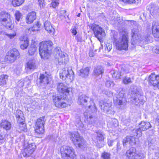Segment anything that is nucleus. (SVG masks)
I'll return each instance as SVG.
<instances>
[{"label":"nucleus","instance_id":"28","mask_svg":"<svg viewBox=\"0 0 159 159\" xmlns=\"http://www.w3.org/2000/svg\"><path fill=\"white\" fill-rule=\"evenodd\" d=\"M36 12L32 11L28 14L26 18V22L28 24H30L36 19Z\"/></svg>","mask_w":159,"mask_h":159},{"label":"nucleus","instance_id":"64","mask_svg":"<svg viewBox=\"0 0 159 159\" xmlns=\"http://www.w3.org/2000/svg\"><path fill=\"white\" fill-rule=\"evenodd\" d=\"M77 41H79L80 42H82V39L81 38H80V37H77Z\"/></svg>","mask_w":159,"mask_h":159},{"label":"nucleus","instance_id":"32","mask_svg":"<svg viewBox=\"0 0 159 159\" xmlns=\"http://www.w3.org/2000/svg\"><path fill=\"white\" fill-rule=\"evenodd\" d=\"M18 125L16 127V130L19 132L22 131L26 132L27 131L26 125L25 122L22 123H17Z\"/></svg>","mask_w":159,"mask_h":159},{"label":"nucleus","instance_id":"60","mask_svg":"<svg viewBox=\"0 0 159 159\" xmlns=\"http://www.w3.org/2000/svg\"><path fill=\"white\" fill-rule=\"evenodd\" d=\"M113 141L112 140H109L107 142V143L109 146L110 147L112 145Z\"/></svg>","mask_w":159,"mask_h":159},{"label":"nucleus","instance_id":"40","mask_svg":"<svg viewBox=\"0 0 159 159\" xmlns=\"http://www.w3.org/2000/svg\"><path fill=\"white\" fill-rule=\"evenodd\" d=\"M37 50V48L34 44H31L30 47L29 48L28 53L30 55H33L36 51Z\"/></svg>","mask_w":159,"mask_h":159},{"label":"nucleus","instance_id":"17","mask_svg":"<svg viewBox=\"0 0 159 159\" xmlns=\"http://www.w3.org/2000/svg\"><path fill=\"white\" fill-rule=\"evenodd\" d=\"M131 34V43L132 45H134L139 42L140 37V34L139 33L138 29L135 28L132 29Z\"/></svg>","mask_w":159,"mask_h":159},{"label":"nucleus","instance_id":"7","mask_svg":"<svg viewBox=\"0 0 159 159\" xmlns=\"http://www.w3.org/2000/svg\"><path fill=\"white\" fill-rule=\"evenodd\" d=\"M105 134L101 131L96 130L91 135L92 141L95 143L96 146L99 148L103 147L104 144L103 141L104 139Z\"/></svg>","mask_w":159,"mask_h":159},{"label":"nucleus","instance_id":"39","mask_svg":"<svg viewBox=\"0 0 159 159\" xmlns=\"http://www.w3.org/2000/svg\"><path fill=\"white\" fill-rule=\"evenodd\" d=\"M21 44L20 47L21 49H26L28 46L29 41L27 39H24V40L20 41Z\"/></svg>","mask_w":159,"mask_h":159},{"label":"nucleus","instance_id":"25","mask_svg":"<svg viewBox=\"0 0 159 159\" xmlns=\"http://www.w3.org/2000/svg\"><path fill=\"white\" fill-rule=\"evenodd\" d=\"M126 156L128 159H135L137 156L135 148L134 147L130 148L127 151Z\"/></svg>","mask_w":159,"mask_h":159},{"label":"nucleus","instance_id":"12","mask_svg":"<svg viewBox=\"0 0 159 159\" xmlns=\"http://www.w3.org/2000/svg\"><path fill=\"white\" fill-rule=\"evenodd\" d=\"M66 97L64 95H53L52 99L56 107L59 108H63L67 105L66 103Z\"/></svg>","mask_w":159,"mask_h":159},{"label":"nucleus","instance_id":"33","mask_svg":"<svg viewBox=\"0 0 159 159\" xmlns=\"http://www.w3.org/2000/svg\"><path fill=\"white\" fill-rule=\"evenodd\" d=\"M89 70V68L88 67H87L80 70L78 73L80 76L83 77H85L88 75Z\"/></svg>","mask_w":159,"mask_h":159},{"label":"nucleus","instance_id":"15","mask_svg":"<svg viewBox=\"0 0 159 159\" xmlns=\"http://www.w3.org/2000/svg\"><path fill=\"white\" fill-rule=\"evenodd\" d=\"M148 27V28L150 27L152 35L154 37L159 38V22L154 21L152 22V27L150 25Z\"/></svg>","mask_w":159,"mask_h":159},{"label":"nucleus","instance_id":"11","mask_svg":"<svg viewBox=\"0 0 159 159\" xmlns=\"http://www.w3.org/2000/svg\"><path fill=\"white\" fill-rule=\"evenodd\" d=\"M89 28L93 30L94 34L99 40H101L105 35V33L102 28L95 24H90Z\"/></svg>","mask_w":159,"mask_h":159},{"label":"nucleus","instance_id":"29","mask_svg":"<svg viewBox=\"0 0 159 159\" xmlns=\"http://www.w3.org/2000/svg\"><path fill=\"white\" fill-rule=\"evenodd\" d=\"M1 128L6 130H10L11 128V124L9 121L4 120H2L0 124Z\"/></svg>","mask_w":159,"mask_h":159},{"label":"nucleus","instance_id":"55","mask_svg":"<svg viewBox=\"0 0 159 159\" xmlns=\"http://www.w3.org/2000/svg\"><path fill=\"white\" fill-rule=\"evenodd\" d=\"M38 1L40 7H43V5L44 4V0H38Z\"/></svg>","mask_w":159,"mask_h":159},{"label":"nucleus","instance_id":"6","mask_svg":"<svg viewBox=\"0 0 159 159\" xmlns=\"http://www.w3.org/2000/svg\"><path fill=\"white\" fill-rule=\"evenodd\" d=\"M0 22L7 29L11 30L13 27L12 18L8 13L3 11L0 12Z\"/></svg>","mask_w":159,"mask_h":159},{"label":"nucleus","instance_id":"34","mask_svg":"<svg viewBox=\"0 0 159 159\" xmlns=\"http://www.w3.org/2000/svg\"><path fill=\"white\" fill-rule=\"evenodd\" d=\"M44 27L45 29L49 33H52L54 31V29L52 27L50 22L48 21L45 22Z\"/></svg>","mask_w":159,"mask_h":159},{"label":"nucleus","instance_id":"44","mask_svg":"<svg viewBox=\"0 0 159 159\" xmlns=\"http://www.w3.org/2000/svg\"><path fill=\"white\" fill-rule=\"evenodd\" d=\"M111 154L109 153L104 152L101 154V157L102 159H111Z\"/></svg>","mask_w":159,"mask_h":159},{"label":"nucleus","instance_id":"59","mask_svg":"<svg viewBox=\"0 0 159 159\" xmlns=\"http://www.w3.org/2000/svg\"><path fill=\"white\" fill-rule=\"evenodd\" d=\"M62 13L61 14H62V15L64 16L65 18H66V17H68V15L66 14V10H63L61 11Z\"/></svg>","mask_w":159,"mask_h":159},{"label":"nucleus","instance_id":"51","mask_svg":"<svg viewBox=\"0 0 159 159\" xmlns=\"http://www.w3.org/2000/svg\"><path fill=\"white\" fill-rule=\"evenodd\" d=\"M59 4V0H54L52 2L51 4L52 7L53 8H55L56 7L58 6Z\"/></svg>","mask_w":159,"mask_h":159},{"label":"nucleus","instance_id":"23","mask_svg":"<svg viewBox=\"0 0 159 159\" xmlns=\"http://www.w3.org/2000/svg\"><path fill=\"white\" fill-rule=\"evenodd\" d=\"M17 123L25 122V119L23 112L20 110H17L14 113Z\"/></svg>","mask_w":159,"mask_h":159},{"label":"nucleus","instance_id":"19","mask_svg":"<svg viewBox=\"0 0 159 159\" xmlns=\"http://www.w3.org/2000/svg\"><path fill=\"white\" fill-rule=\"evenodd\" d=\"M139 140L137 138L132 136H127L123 140V143L124 146L126 143H129L132 146H135L138 143Z\"/></svg>","mask_w":159,"mask_h":159},{"label":"nucleus","instance_id":"62","mask_svg":"<svg viewBox=\"0 0 159 159\" xmlns=\"http://www.w3.org/2000/svg\"><path fill=\"white\" fill-rule=\"evenodd\" d=\"M113 123H114L113 124V126L114 127H116L118 126V121L116 120H115L113 122Z\"/></svg>","mask_w":159,"mask_h":159},{"label":"nucleus","instance_id":"38","mask_svg":"<svg viewBox=\"0 0 159 159\" xmlns=\"http://www.w3.org/2000/svg\"><path fill=\"white\" fill-rule=\"evenodd\" d=\"M8 76L6 75H0V86H4L6 84Z\"/></svg>","mask_w":159,"mask_h":159},{"label":"nucleus","instance_id":"61","mask_svg":"<svg viewBox=\"0 0 159 159\" xmlns=\"http://www.w3.org/2000/svg\"><path fill=\"white\" fill-rule=\"evenodd\" d=\"M80 159H93V158H89L87 157L84 156V155H81L80 157Z\"/></svg>","mask_w":159,"mask_h":159},{"label":"nucleus","instance_id":"16","mask_svg":"<svg viewBox=\"0 0 159 159\" xmlns=\"http://www.w3.org/2000/svg\"><path fill=\"white\" fill-rule=\"evenodd\" d=\"M112 103L108 101L104 102L101 106V109L108 114H114L115 113L111 107Z\"/></svg>","mask_w":159,"mask_h":159},{"label":"nucleus","instance_id":"54","mask_svg":"<svg viewBox=\"0 0 159 159\" xmlns=\"http://www.w3.org/2000/svg\"><path fill=\"white\" fill-rule=\"evenodd\" d=\"M6 35L8 36V37L10 39L13 38L16 35V34L14 33L12 34H6Z\"/></svg>","mask_w":159,"mask_h":159},{"label":"nucleus","instance_id":"31","mask_svg":"<svg viewBox=\"0 0 159 159\" xmlns=\"http://www.w3.org/2000/svg\"><path fill=\"white\" fill-rule=\"evenodd\" d=\"M103 73V69L102 66H100L95 67L93 72V75L96 76H98L100 75H102Z\"/></svg>","mask_w":159,"mask_h":159},{"label":"nucleus","instance_id":"42","mask_svg":"<svg viewBox=\"0 0 159 159\" xmlns=\"http://www.w3.org/2000/svg\"><path fill=\"white\" fill-rule=\"evenodd\" d=\"M40 28V26L39 23L37 22L36 24L34 25L33 27L29 28V30L30 31H34L39 30Z\"/></svg>","mask_w":159,"mask_h":159},{"label":"nucleus","instance_id":"52","mask_svg":"<svg viewBox=\"0 0 159 159\" xmlns=\"http://www.w3.org/2000/svg\"><path fill=\"white\" fill-rule=\"evenodd\" d=\"M120 1L128 4H132L135 3V0H120Z\"/></svg>","mask_w":159,"mask_h":159},{"label":"nucleus","instance_id":"4","mask_svg":"<svg viewBox=\"0 0 159 159\" xmlns=\"http://www.w3.org/2000/svg\"><path fill=\"white\" fill-rule=\"evenodd\" d=\"M129 99L133 102L138 105L143 104L145 102L144 97L140 90L136 88H134L131 92Z\"/></svg>","mask_w":159,"mask_h":159},{"label":"nucleus","instance_id":"21","mask_svg":"<svg viewBox=\"0 0 159 159\" xmlns=\"http://www.w3.org/2000/svg\"><path fill=\"white\" fill-rule=\"evenodd\" d=\"M147 29L148 32V33L147 34H145L142 37H140L139 39L140 41H144V43H145L149 42L152 39V37L151 36V29L150 27L148 28V27H147Z\"/></svg>","mask_w":159,"mask_h":159},{"label":"nucleus","instance_id":"35","mask_svg":"<svg viewBox=\"0 0 159 159\" xmlns=\"http://www.w3.org/2000/svg\"><path fill=\"white\" fill-rule=\"evenodd\" d=\"M26 67L30 70L36 69V66L35 60L34 59L30 60L27 63Z\"/></svg>","mask_w":159,"mask_h":159},{"label":"nucleus","instance_id":"63","mask_svg":"<svg viewBox=\"0 0 159 159\" xmlns=\"http://www.w3.org/2000/svg\"><path fill=\"white\" fill-rule=\"evenodd\" d=\"M89 55L90 57H93L94 56V53L92 51H90L89 53Z\"/></svg>","mask_w":159,"mask_h":159},{"label":"nucleus","instance_id":"5","mask_svg":"<svg viewBox=\"0 0 159 159\" xmlns=\"http://www.w3.org/2000/svg\"><path fill=\"white\" fill-rule=\"evenodd\" d=\"M89 99V97L86 96L85 95L83 94H80L78 97V103L80 105L86 106V107H88V108L90 109L91 108L92 111L93 112H96L97 109L92 99H90L89 101L90 105H88V104L87 103Z\"/></svg>","mask_w":159,"mask_h":159},{"label":"nucleus","instance_id":"13","mask_svg":"<svg viewBox=\"0 0 159 159\" xmlns=\"http://www.w3.org/2000/svg\"><path fill=\"white\" fill-rule=\"evenodd\" d=\"M19 53L16 48H13L8 51L5 57V61L8 62L13 63L19 57Z\"/></svg>","mask_w":159,"mask_h":159},{"label":"nucleus","instance_id":"14","mask_svg":"<svg viewBox=\"0 0 159 159\" xmlns=\"http://www.w3.org/2000/svg\"><path fill=\"white\" fill-rule=\"evenodd\" d=\"M45 116H43L38 119L35 123V131L39 134H43L44 132V124H45Z\"/></svg>","mask_w":159,"mask_h":159},{"label":"nucleus","instance_id":"37","mask_svg":"<svg viewBox=\"0 0 159 159\" xmlns=\"http://www.w3.org/2000/svg\"><path fill=\"white\" fill-rule=\"evenodd\" d=\"M39 82L40 83L48 84L49 83L48 79L46 74H41L39 78Z\"/></svg>","mask_w":159,"mask_h":159},{"label":"nucleus","instance_id":"43","mask_svg":"<svg viewBox=\"0 0 159 159\" xmlns=\"http://www.w3.org/2000/svg\"><path fill=\"white\" fill-rule=\"evenodd\" d=\"M15 19L17 21L19 22L20 19L22 17V14L20 12L18 11H16L15 13Z\"/></svg>","mask_w":159,"mask_h":159},{"label":"nucleus","instance_id":"50","mask_svg":"<svg viewBox=\"0 0 159 159\" xmlns=\"http://www.w3.org/2000/svg\"><path fill=\"white\" fill-rule=\"evenodd\" d=\"M123 82L125 84H127L132 83L131 79L128 77H125L123 80Z\"/></svg>","mask_w":159,"mask_h":159},{"label":"nucleus","instance_id":"10","mask_svg":"<svg viewBox=\"0 0 159 159\" xmlns=\"http://www.w3.org/2000/svg\"><path fill=\"white\" fill-rule=\"evenodd\" d=\"M74 73L71 68H65L60 74V78L68 82H71L74 80Z\"/></svg>","mask_w":159,"mask_h":159},{"label":"nucleus","instance_id":"1","mask_svg":"<svg viewBox=\"0 0 159 159\" xmlns=\"http://www.w3.org/2000/svg\"><path fill=\"white\" fill-rule=\"evenodd\" d=\"M122 36H120L118 38V36L116 35L113 36L114 42L116 44V48L119 50H126L128 48V36L126 32H122Z\"/></svg>","mask_w":159,"mask_h":159},{"label":"nucleus","instance_id":"47","mask_svg":"<svg viewBox=\"0 0 159 159\" xmlns=\"http://www.w3.org/2000/svg\"><path fill=\"white\" fill-rule=\"evenodd\" d=\"M105 50L106 51L109 52L112 48V45L109 43H107L105 44Z\"/></svg>","mask_w":159,"mask_h":159},{"label":"nucleus","instance_id":"36","mask_svg":"<svg viewBox=\"0 0 159 159\" xmlns=\"http://www.w3.org/2000/svg\"><path fill=\"white\" fill-rule=\"evenodd\" d=\"M84 115L85 116L87 117V120L89 121V124L93 125L95 124L96 120L94 117H93L92 116L89 115L88 114L87 112H85Z\"/></svg>","mask_w":159,"mask_h":159},{"label":"nucleus","instance_id":"24","mask_svg":"<svg viewBox=\"0 0 159 159\" xmlns=\"http://www.w3.org/2000/svg\"><path fill=\"white\" fill-rule=\"evenodd\" d=\"M148 9L152 16L157 15L159 13V7L157 4L152 3L150 4Z\"/></svg>","mask_w":159,"mask_h":159},{"label":"nucleus","instance_id":"26","mask_svg":"<svg viewBox=\"0 0 159 159\" xmlns=\"http://www.w3.org/2000/svg\"><path fill=\"white\" fill-rule=\"evenodd\" d=\"M129 72V70L127 67L125 66V69L123 67L121 68V70L120 72L116 71L113 73V77L116 79H119L120 78V76L128 73Z\"/></svg>","mask_w":159,"mask_h":159},{"label":"nucleus","instance_id":"2","mask_svg":"<svg viewBox=\"0 0 159 159\" xmlns=\"http://www.w3.org/2000/svg\"><path fill=\"white\" fill-rule=\"evenodd\" d=\"M53 43L51 41L42 42L39 44V54L42 58H47L51 52Z\"/></svg>","mask_w":159,"mask_h":159},{"label":"nucleus","instance_id":"56","mask_svg":"<svg viewBox=\"0 0 159 159\" xmlns=\"http://www.w3.org/2000/svg\"><path fill=\"white\" fill-rule=\"evenodd\" d=\"M71 33L73 34V35H75L76 34L77 31L76 28H74L70 30Z\"/></svg>","mask_w":159,"mask_h":159},{"label":"nucleus","instance_id":"41","mask_svg":"<svg viewBox=\"0 0 159 159\" xmlns=\"http://www.w3.org/2000/svg\"><path fill=\"white\" fill-rule=\"evenodd\" d=\"M24 1V0H13L12 3L14 7L19 6L23 3Z\"/></svg>","mask_w":159,"mask_h":159},{"label":"nucleus","instance_id":"45","mask_svg":"<svg viewBox=\"0 0 159 159\" xmlns=\"http://www.w3.org/2000/svg\"><path fill=\"white\" fill-rule=\"evenodd\" d=\"M114 84L113 81L111 80L106 81L105 83V85L107 87H112L114 86Z\"/></svg>","mask_w":159,"mask_h":159},{"label":"nucleus","instance_id":"8","mask_svg":"<svg viewBox=\"0 0 159 159\" xmlns=\"http://www.w3.org/2000/svg\"><path fill=\"white\" fill-rule=\"evenodd\" d=\"M114 104L120 107L125 106L126 100L125 98V92L122 89L119 90V92L113 98Z\"/></svg>","mask_w":159,"mask_h":159},{"label":"nucleus","instance_id":"27","mask_svg":"<svg viewBox=\"0 0 159 159\" xmlns=\"http://www.w3.org/2000/svg\"><path fill=\"white\" fill-rule=\"evenodd\" d=\"M60 50L58 49L57 52V53L58 54L59 57L58 58V61L59 63H65L66 61H67V55L66 53L62 52L61 51V53H60Z\"/></svg>","mask_w":159,"mask_h":159},{"label":"nucleus","instance_id":"48","mask_svg":"<svg viewBox=\"0 0 159 159\" xmlns=\"http://www.w3.org/2000/svg\"><path fill=\"white\" fill-rule=\"evenodd\" d=\"M136 134V135L138 137H140L142 136V132L143 131H142L141 129H140V128H139L134 130Z\"/></svg>","mask_w":159,"mask_h":159},{"label":"nucleus","instance_id":"3","mask_svg":"<svg viewBox=\"0 0 159 159\" xmlns=\"http://www.w3.org/2000/svg\"><path fill=\"white\" fill-rule=\"evenodd\" d=\"M60 150L61 157L64 159H77L75 150L72 147L63 146L61 147Z\"/></svg>","mask_w":159,"mask_h":159},{"label":"nucleus","instance_id":"20","mask_svg":"<svg viewBox=\"0 0 159 159\" xmlns=\"http://www.w3.org/2000/svg\"><path fill=\"white\" fill-rule=\"evenodd\" d=\"M148 80L151 85L159 88V75H157L155 74H151L149 77Z\"/></svg>","mask_w":159,"mask_h":159},{"label":"nucleus","instance_id":"46","mask_svg":"<svg viewBox=\"0 0 159 159\" xmlns=\"http://www.w3.org/2000/svg\"><path fill=\"white\" fill-rule=\"evenodd\" d=\"M139 159H144L145 157V153L144 152H140L137 154L136 156Z\"/></svg>","mask_w":159,"mask_h":159},{"label":"nucleus","instance_id":"22","mask_svg":"<svg viewBox=\"0 0 159 159\" xmlns=\"http://www.w3.org/2000/svg\"><path fill=\"white\" fill-rule=\"evenodd\" d=\"M35 146L32 144H28V146L25 148L23 152V155L25 157L30 156L34 151Z\"/></svg>","mask_w":159,"mask_h":159},{"label":"nucleus","instance_id":"18","mask_svg":"<svg viewBox=\"0 0 159 159\" xmlns=\"http://www.w3.org/2000/svg\"><path fill=\"white\" fill-rule=\"evenodd\" d=\"M57 89L59 93L62 94V95L64 94L65 95H67L71 91V89L70 88H68L63 83H60L57 86Z\"/></svg>","mask_w":159,"mask_h":159},{"label":"nucleus","instance_id":"57","mask_svg":"<svg viewBox=\"0 0 159 159\" xmlns=\"http://www.w3.org/2000/svg\"><path fill=\"white\" fill-rule=\"evenodd\" d=\"M153 51L156 53H159V46H156L155 48L153 49Z\"/></svg>","mask_w":159,"mask_h":159},{"label":"nucleus","instance_id":"58","mask_svg":"<svg viewBox=\"0 0 159 159\" xmlns=\"http://www.w3.org/2000/svg\"><path fill=\"white\" fill-rule=\"evenodd\" d=\"M121 149V147L120 146V143L119 142H118L117 144V148L116 150L117 151H120Z\"/></svg>","mask_w":159,"mask_h":159},{"label":"nucleus","instance_id":"49","mask_svg":"<svg viewBox=\"0 0 159 159\" xmlns=\"http://www.w3.org/2000/svg\"><path fill=\"white\" fill-rule=\"evenodd\" d=\"M6 135L0 134V144L4 143L6 140Z\"/></svg>","mask_w":159,"mask_h":159},{"label":"nucleus","instance_id":"9","mask_svg":"<svg viewBox=\"0 0 159 159\" xmlns=\"http://www.w3.org/2000/svg\"><path fill=\"white\" fill-rule=\"evenodd\" d=\"M69 136L72 142L76 146L81 148L84 143V139L76 132H70Z\"/></svg>","mask_w":159,"mask_h":159},{"label":"nucleus","instance_id":"53","mask_svg":"<svg viewBox=\"0 0 159 159\" xmlns=\"http://www.w3.org/2000/svg\"><path fill=\"white\" fill-rule=\"evenodd\" d=\"M103 92L106 95L109 96H111L113 95V93L110 91H103Z\"/></svg>","mask_w":159,"mask_h":159},{"label":"nucleus","instance_id":"30","mask_svg":"<svg viewBox=\"0 0 159 159\" xmlns=\"http://www.w3.org/2000/svg\"><path fill=\"white\" fill-rule=\"evenodd\" d=\"M139 127L142 131H144L151 128V125L149 122L142 121L139 125Z\"/></svg>","mask_w":159,"mask_h":159}]
</instances>
